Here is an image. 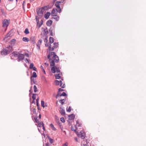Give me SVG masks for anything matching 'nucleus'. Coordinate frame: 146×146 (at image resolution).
Instances as JSON below:
<instances>
[{"label":"nucleus","instance_id":"f257e3e1","mask_svg":"<svg viewBox=\"0 0 146 146\" xmlns=\"http://www.w3.org/2000/svg\"><path fill=\"white\" fill-rule=\"evenodd\" d=\"M48 58L51 61L50 65L51 66H54L55 65V62H58L59 61V59L58 56L56 55L55 53L52 52H50L48 56Z\"/></svg>","mask_w":146,"mask_h":146},{"label":"nucleus","instance_id":"f03ea898","mask_svg":"<svg viewBox=\"0 0 146 146\" xmlns=\"http://www.w3.org/2000/svg\"><path fill=\"white\" fill-rule=\"evenodd\" d=\"M62 1H56L55 3V6L56 8V11L60 13L61 12V10L60 8V5H61V4L62 3Z\"/></svg>","mask_w":146,"mask_h":146},{"label":"nucleus","instance_id":"7ed1b4c3","mask_svg":"<svg viewBox=\"0 0 146 146\" xmlns=\"http://www.w3.org/2000/svg\"><path fill=\"white\" fill-rule=\"evenodd\" d=\"M9 21L6 19H5L2 21V26L3 28L5 29V31L7 29V28L9 24Z\"/></svg>","mask_w":146,"mask_h":146},{"label":"nucleus","instance_id":"20e7f679","mask_svg":"<svg viewBox=\"0 0 146 146\" xmlns=\"http://www.w3.org/2000/svg\"><path fill=\"white\" fill-rule=\"evenodd\" d=\"M52 45H54L52 48H51L52 45H50V46H49L48 49L50 51H53L55 48H57L58 46V43L55 42L52 44Z\"/></svg>","mask_w":146,"mask_h":146},{"label":"nucleus","instance_id":"39448f33","mask_svg":"<svg viewBox=\"0 0 146 146\" xmlns=\"http://www.w3.org/2000/svg\"><path fill=\"white\" fill-rule=\"evenodd\" d=\"M12 50H10L9 51L8 48H4L1 52V53L2 55H6L8 54Z\"/></svg>","mask_w":146,"mask_h":146},{"label":"nucleus","instance_id":"423d86ee","mask_svg":"<svg viewBox=\"0 0 146 146\" xmlns=\"http://www.w3.org/2000/svg\"><path fill=\"white\" fill-rule=\"evenodd\" d=\"M52 72L53 73H54L56 72L57 73L60 72V70L59 68H57L56 67H53L51 68Z\"/></svg>","mask_w":146,"mask_h":146},{"label":"nucleus","instance_id":"0eeeda50","mask_svg":"<svg viewBox=\"0 0 146 146\" xmlns=\"http://www.w3.org/2000/svg\"><path fill=\"white\" fill-rule=\"evenodd\" d=\"M54 42V38L51 37H50L49 38V42L48 44H46L45 45L46 46H50V45H51V44L52 43Z\"/></svg>","mask_w":146,"mask_h":146},{"label":"nucleus","instance_id":"6e6552de","mask_svg":"<svg viewBox=\"0 0 146 146\" xmlns=\"http://www.w3.org/2000/svg\"><path fill=\"white\" fill-rule=\"evenodd\" d=\"M44 10V9L43 8L39 9L37 12V13L38 15H42L43 13Z\"/></svg>","mask_w":146,"mask_h":146},{"label":"nucleus","instance_id":"1a4fd4ad","mask_svg":"<svg viewBox=\"0 0 146 146\" xmlns=\"http://www.w3.org/2000/svg\"><path fill=\"white\" fill-rule=\"evenodd\" d=\"M12 31H11L10 32H9L5 36L4 39H5L6 38L7 39H9L12 36V35H11V33H12Z\"/></svg>","mask_w":146,"mask_h":146},{"label":"nucleus","instance_id":"9d476101","mask_svg":"<svg viewBox=\"0 0 146 146\" xmlns=\"http://www.w3.org/2000/svg\"><path fill=\"white\" fill-rule=\"evenodd\" d=\"M25 57L24 55L23 54H20L18 56L19 61L23 60Z\"/></svg>","mask_w":146,"mask_h":146},{"label":"nucleus","instance_id":"9b49d317","mask_svg":"<svg viewBox=\"0 0 146 146\" xmlns=\"http://www.w3.org/2000/svg\"><path fill=\"white\" fill-rule=\"evenodd\" d=\"M51 14L53 16H57V13L56 12V10L54 9H53L52 10Z\"/></svg>","mask_w":146,"mask_h":146},{"label":"nucleus","instance_id":"f8f14e48","mask_svg":"<svg viewBox=\"0 0 146 146\" xmlns=\"http://www.w3.org/2000/svg\"><path fill=\"white\" fill-rule=\"evenodd\" d=\"M60 112L62 115H65V110L62 108L61 106H60Z\"/></svg>","mask_w":146,"mask_h":146},{"label":"nucleus","instance_id":"ddd939ff","mask_svg":"<svg viewBox=\"0 0 146 146\" xmlns=\"http://www.w3.org/2000/svg\"><path fill=\"white\" fill-rule=\"evenodd\" d=\"M55 83L57 85H60V86L62 85V81H59L58 80H56L55 81Z\"/></svg>","mask_w":146,"mask_h":146},{"label":"nucleus","instance_id":"4468645a","mask_svg":"<svg viewBox=\"0 0 146 146\" xmlns=\"http://www.w3.org/2000/svg\"><path fill=\"white\" fill-rule=\"evenodd\" d=\"M66 95V94L64 92H63L60 95L59 94V92H58L57 96H56V98H58V97L59 96H65Z\"/></svg>","mask_w":146,"mask_h":146},{"label":"nucleus","instance_id":"2eb2a0df","mask_svg":"<svg viewBox=\"0 0 146 146\" xmlns=\"http://www.w3.org/2000/svg\"><path fill=\"white\" fill-rule=\"evenodd\" d=\"M42 41V40L41 39H40V40H39L38 41V42L37 46L38 47V49H39L40 48V45H41V44Z\"/></svg>","mask_w":146,"mask_h":146},{"label":"nucleus","instance_id":"dca6fc26","mask_svg":"<svg viewBox=\"0 0 146 146\" xmlns=\"http://www.w3.org/2000/svg\"><path fill=\"white\" fill-rule=\"evenodd\" d=\"M52 21L51 20H49L46 22V24L47 26H50L52 23Z\"/></svg>","mask_w":146,"mask_h":146},{"label":"nucleus","instance_id":"f3484780","mask_svg":"<svg viewBox=\"0 0 146 146\" xmlns=\"http://www.w3.org/2000/svg\"><path fill=\"white\" fill-rule=\"evenodd\" d=\"M80 137L82 138V139H84L85 138V134L83 132H80Z\"/></svg>","mask_w":146,"mask_h":146},{"label":"nucleus","instance_id":"a211bd4d","mask_svg":"<svg viewBox=\"0 0 146 146\" xmlns=\"http://www.w3.org/2000/svg\"><path fill=\"white\" fill-rule=\"evenodd\" d=\"M50 15V13L49 12H48L44 16V18L46 19H48Z\"/></svg>","mask_w":146,"mask_h":146},{"label":"nucleus","instance_id":"6ab92c4d","mask_svg":"<svg viewBox=\"0 0 146 146\" xmlns=\"http://www.w3.org/2000/svg\"><path fill=\"white\" fill-rule=\"evenodd\" d=\"M23 40L25 42H28L29 41V39L26 37H23Z\"/></svg>","mask_w":146,"mask_h":146},{"label":"nucleus","instance_id":"aec40b11","mask_svg":"<svg viewBox=\"0 0 146 146\" xmlns=\"http://www.w3.org/2000/svg\"><path fill=\"white\" fill-rule=\"evenodd\" d=\"M12 54L15 57H18V56L19 54V53H17V52H13L12 53Z\"/></svg>","mask_w":146,"mask_h":146},{"label":"nucleus","instance_id":"412c9836","mask_svg":"<svg viewBox=\"0 0 146 146\" xmlns=\"http://www.w3.org/2000/svg\"><path fill=\"white\" fill-rule=\"evenodd\" d=\"M81 145L82 146H88V143L87 142H86V143L84 142V143L82 142Z\"/></svg>","mask_w":146,"mask_h":146},{"label":"nucleus","instance_id":"4be33fe9","mask_svg":"<svg viewBox=\"0 0 146 146\" xmlns=\"http://www.w3.org/2000/svg\"><path fill=\"white\" fill-rule=\"evenodd\" d=\"M50 126L51 127V128H52V130L54 131L56 130V128H55L54 127V125H53L52 124H50Z\"/></svg>","mask_w":146,"mask_h":146},{"label":"nucleus","instance_id":"5701e85b","mask_svg":"<svg viewBox=\"0 0 146 146\" xmlns=\"http://www.w3.org/2000/svg\"><path fill=\"white\" fill-rule=\"evenodd\" d=\"M75 117V115L74 114H72L69 116V117L71 119H73Z\"/></svg>","mask_w":146,"mask_h":146},{"label":"nucleus","instance_id":"b1692460","mask_svg":"<svg viewBox=\"0 0 146 146\" xmlns=\"http://www.w3.org/2000/svg\"><path fill=\"white\" fill-rule=\"evenodd\" d=\"M36 94H33L32 98L34 100L36 98Z\"/></svg>","mask_w":146,"mask_h":146},{"label":"nucleus","instance_id":"393cba45","mask_svg":"<svg viewBox=\"0 0 146 146\" xmlns=\"http://www.w3.org/2000/svg\"><path fill=\"white\" fill-rule=\"evenodd\" d=\"M44 35H46L48 34V31L47 29L46 28V29H45L44 30Z\"/></svg>","mask_w":146,"mask_h":146},{"label":"nucleus","instance_id":"a878e982","mask_svg":"<svg viewBox=\"0 0 146 146\" xmlns=\"http://www.w3.org/2000/svg\"><path fill=\"white\" fill-rule=\"evenodd\" d=\"M60 74H56L55 75L56 78V79H59L60 78V76H59Z\"/></svg>","mask_w":146,"mask_h":146},{"label":"nucleus","instance_id":"bb28decb","mask_svg":"<svg viewBox=\"0 0 146 146\" xmlns=\"http://www.w3.org/2000/svg\"><path fill=\"white\" fill-rule=\"evenodd\" d=\"M24 33H25L26 34H28L29 33V31L28 29L27 28H26L25 29V30L24 31Z\"/></svg>","mask_w":146,"mask_h":146},{"label":"nucleus","instance_id":"cd10ccee","mask_svg":"<svg viewBox=\"0 0 146 146\" xmlns=\"http://www.w3.org/2000/svg\"><path fill=\"white\" fill-rule=\"evenodd\" d=\"M82 124L80 123L78 121H76V125L78 127H80L81 126Z\"/></svg>","mask_w":146,"mask_h":146},{"label":"nucleus","instance_id":"c85d7f7f","mask_svg":"<svg viewBox=\"0 0 146 146\" xmlns=\"http://www.w3.org/2000/svg\"><path fill=\"white\" fill-rule=\"evenodd\" d=\"M34 92H36L37 91V89L36 86L35 85L34 86Z\"/></svg>","mask_w":146,"mask_h":146},{"label":"nucleus","instance_id":"c756f323","mask_svg":"<svg viewBox=\"0 0 146 146\" xmlns=\"http://www.w3.org/2000/svg\"><path fill=\"white\" fill-rule=\"evenodd\" d=\"M38 117H37L34 118V119H35L36 122L37 123H39V121L38 119Z\"/></svg>","mask_w":146,"mask_h":146},{"label":"nucleus","instance_id":"7c9ffc66","mask_svg":"<svg viewBox=\"0 0 146 146\" xmlns=\"http://www.w3.org/2000/svg\"><path fill=\"white\" fill-rule=\"evenodd\" d=\"M41 105L42 107L44 108L45 107L44 106V102L43 101H41Z\"/></svg>","mask_w":146,"mask_h":146},{"label":"nucleus","instance_id":"2f4dec72","mask_svg":"<svg viewBox=\"0 0 146 146\" xmlns=\"http://www.w3.org/2000/svg\"><path fill=\"white\" fill-rule=\"evenodd\" d=\"M64 99H62L59 101V102L62 105L64 103V102L63 101H64Z\"/></svg>","mask_w":146,"mask_h":146},{"label":"nucleus","instance_id":"473e14b6","mask_svg":"<svg viewBox=\"0 0 146 146\" xmlns=\"http://www.w3.org/2000/svg\"><path fill=\"white\" fill-rule=\"evenodd\" d=\"M71 107L69 106L68 109L67 108L66 111L68 112H70L71 111Z\"/></svg>","mask_w":146,"mask_h":146},{"label":"nucleus","instance_id":"72a5a7b5","mask_svg":"<svg viewBox=\"0 0 146 146\" xmlns=\"http://www.w3.org/2000/svg\"><path fill=\"white\" fill-rule=\"evenodd\" d=\"M48 139L49 141V142L51 143H52L53 142V140L52 139H51L50 138H48Z\"/></svg>","mask_w":146,"mask_h":146},{"label":"nucleus","instance_id":"f704fd0d","mask_svg":"<svg viewBox=\"0 0 146 146\" xmlns=\"http://www.w3.org/2000/svg\"><path fill=\"white\" fill-rule=\"evenodd\" d=\"M33 77L36 78L37 77V75L36 72H33Z\"/></svg>","mask_w":146,"mask_h":146},{"label":"nucleus","instance_id":"c9c22d12","mask_svg":"<svg viewBox=\"0 0 146 146\" xmlns=\"http://www.w3.org/2000/svg\"><path fill=\"white\" fill-rule=\"evenodd\" d=\"M49 31L50 32L51 31V32L50 33V35L52 36H53L54 35V33H53V32H52V30H51V29L49 30Z\"/></svg>","mask_w":146,"mask_h":146},{"label":"nucleus","instance_id":"e433bc0d","mask_svg":"<svg viewBox=\"0 0 146 146\" xmlns=\"http://www.w3.org/2000/svg\"><path fill=\"white\" fill-rule=\"evenodd\" d=\"M34 65L33 64L31 63L30 64V68L31 69L33 68L34 67Z\"/></svg>","mask_w":146,"mask_h":146},{"label":"nucleus","instance_id":"4c0bfd02","mask_svg":"<svg viewBox=\"0 0 146 146\" xmlns=\"http://www.w3.org/2000/svg\"><path fill=\"white\" fill-rule=\"evenodd\" d=\"M60 121L62 122H65V120L64 117H62L60 118Z\"/></svg>","mask_w":146,"mask_h":146},{"label":"nucleus","instance_id":"58836bf2","mask_svg":"<svg viewBox=\"0 0 146 146\" xmlns=\"http://www.w3.org/2000/svg\"><path fill=\"white\" fill-rule=\"evenodd\" d=\"M59 17L58 16H57L56 17L54 18V19H55L57 21H58L59 19Z\"/></svg>","mask_w":146,"mask_h":146},{"label":"nucleus","instance_id":"ea45409f","mask_svg":"<svg viewBox=\"0 0 146 146\" xmlns=\"http://www.w3.org/2000/svg\"><path fill=\"white\" fill-rule=\"evenodd\" d=\"M42 127L43 130H45L44 125L42 122Z\"/></svg>","mask_w":146,"mask_h":146},{"label":"nucleus","instance_id":"a19ab883","mask_svg":"<svg viewBox=\"0 0 146 146\" xmlns=\"http://www.w3.org/2000/svg\"><path fill=\"white\" fill-rule=\"evenodd\" d=\"M42 126V123H41L40 122L38 124V126L39 127H41Z\"/></svg>","mask_w":146,"mask_h":146},{"label":"nucleus","instance_id":"79ce46f5","mask_svg":"<svg viewBox=\"0 0 146 146\" xmlns=\"http://www.w3.org/2000/svg\"><path fill=\"white\" fill-rule=\"evenodd\" d=\"M68 143L66 142L64 144H63L62 146H68Z\"/></svg>","mask_w":146,"mask_h":146},{"label":"nucleus","instance_id":"37998d69","mask_svg":"<svg viewBox=\"0 0 146 146\" xmlns=\"http://www.w3.org/2000/svg\"><path fill=\"white\" fill-rule=\"evenodd\" d=\"M44 41L45 42H48V39H47V38L46 37L44 40Z\"/></svg>","mask_w":146,"mask_h":146},{"label":"nucleus","instance_id":"c03bdc74","mask_svg":"<svg viewBox=\"0 0 146 146\" xmlns=\"http://www.w3.org/2000/svg\"><path fill=\"white\" fill-rule=\"evenodd\" d=\"M64 90L61 88H59L58 89V92H61L63 91Z\"/></svg>","mask_w":146,"mask_h":146},{"label":"nucleus","instance_id":"a18cd8bd","mask_svg":"<svg viewBox=\"0 0 146 146\" xmlns=\"http://www.w3.org/2000/svg\"><path fill=\"white\" fill-rule=\"evenodd\" d=\"M49 143H47L45 145H44L43 146H49Z\"/></svg>","mask_w":146,"mask_h":146},{"label":"nucleus","instance_id":"49530a36","mask_svg":"<svg viewBox=\"0 0 146 146\" xmlns=\"http://www.w3.org/2000/svg\"><path fill=\"white\" fill-rule=\"evenodd\" d=\"M25 1H23V4H22L23 8H24V5L25 4Z\"/></svg>","mask_w":146,"mask_h":146},{"label":"nucleus","instance_id":"de8ad7c7","mask_svg":"<svg viewBox=\"0 0 146 146\" xmlns=\"http://www.w3.org/2000/svg\"><path fill=\"white\" fill-rule=\"evenodd\" d=\"M41 24L40 25H39V27H41V25H42V22H43V21L42 20H41Z\"/></svg>","mask_w":146,"mask_h":146},{"label":"nucleus","instance_id":"09e8293b","mask_svg":"<svg viewBox=\"0 0 146 146\" xmlns=\"http://www.w3.org/2000/svg\"><path fill=\"white\" fill-rule=\"evenodd\" d=\"M62 88H64L65 87V84H64L62 86H61Z\"/></svg>","mask_w":146,"mask_h":146},{"label":"nucleus","instance_id":"8fccbe9b","mask_svg":"<svg viewBox=\"0 0 146 146\" xmlns=\"http://www.w3.org/2000/svg\"><path fill=\"white\" fill-rule=\"evenodd\" d=\"M33 69L34 70L36 71V68L35 67H34L33 68Z\"/></svg>","mask_w":146,"mask_h":146},{"label":"nucleus","instance_id":"3c124183","mask_svg":"<svg viewBox=\"0 0 146 146\" xmlns=\"http://www.w3.org/2000/svg\"><path fill=\"white\" fill-rule=\"evenodd\" d=\"M25 54L26 56L27 57H29V54H28L26 53Z\"/></svg>","mask_w":146,"mask_h":146},{"label":"nucleus","instance_id":"603ef678","mask_svg":"<svg viewBox=\"0 0 146 146\" xmlns=\"http://www.w3.org/2000/svg\"><path fill=\"white\" fill-rule=\"evenodd\" d=\"M41 117V114H40L39 116V117L38 118L39 119H40Z\"/></svg>","mask_w":146,"mask_h":146},{"label":"nucleus","instance_id":"864d4df0","mask_svg":"<svg viewBox=\"0 0 146 146\" xmlns=\"http://www.w3.org/2000/svg\"><path fill=\"white\" fill-rule=\"evenodd\" d=\"M36 105L38 107L39 106V104H38V102H36Z\"/></svg>","mask_w":146,"mask_h":146},{"label":"nucleus","instance_id":"5fc2aeb1","mask_svg":"<svg viewBox=\"0 0 146 146\" xmlns=\"http://www.w3.org/2000/svg\"><path fill=\"white\" fill-rule=\"evenodd\" d=\"M44 64L46 65V66H47L48 65V64L47 63H45Z\"/></svg>","mask_w":146,"mask_h":146},{"label":"nucleus","instance_id":"6e6d98bb","mask_svg":"<svg viewBox=\"0 0 146 146\" xmlns=\"http://www.w3.org/2000/svg\"><path fill=\"white\" fill-rule=\"evenodd\" d=\"M15 41H16V40H15V39H13V40H12L11 41H12V42H15Z\"/></svg>","mask_w":146,"mask_h":146},{"label":"nucleus","instance_id":"4d7b16f0","mask_svg":"<svg viewBox=\"0 0 146 146\" xmlns=\"http://www.w3.org/2000/svg\"><path fill=\"white\" fill-rule=\"evenodd\" d=\"M40 68L42 69V70H43V69H44V68H43V66H40Z\"/></svg>","mask_w":146,"mask_h":146},{"label":"nucleus","instance_id":"13d9d810","mask_svg":"<svg viewBox=\"0 0 146 146\" xmlns=\"http://www.w3.org/2000/svg\"><path fill=\"white\" fill-rule=\"evenodd\" d=\"M74 139H75V141H78V139H77L76 137H75L74 138Z\"/></svg>","mask_w":146,"mask_h":146},{"label":"nucleus","instance_id":"bf43d9fd","mask_svg":"<svg viewBox=\"0 0 146 146\" xmlns=\"http://www.w3.org/2000/svg\"><path fill=\"white\" fill-rule=\"evenodd\" d=\"M60 1H62V3H63L64 1V0H60Z\"/></svg>","mask_w":146,"mask_h":146},{"label":"nucleus","instance_id":"052dcab7","mask_svg":"<svg viewBox=\"0 0 146 146\" xmlns=\"http://www.w3.org/2000/svg\"><path fill=\"white\" fill-rule=\"evenodd\" d=\"M44 74L46 73L44 69L42 70Z\"/></svg>","mask_w":146,"mask_h":146},{"label":"nucleus","instance_id":"680f3d73","mask_svg":"<svg viewBox=\"0 0 146 146\" xmlns=\"http://www.w3.org/2000/svg\"><path fill=\"white\" fill-rule=\"evenodd\" d=\"M36 20L37 22V23H38L39 21H37V19L36 18Z\"/></svg>","mask_w":146,"mask_h":146},{"label":"nucleus","instance_id":"e2e57ef3","mask_svg":"<svg viewBox=\"0 0 146 146\" xmlns=\"http://www.w3.org/2000/svg\"><path fill=\"white\" fill-rule=\"evenodd\" d=\"M38 99H36V102H38Z\"/></svg>","mask_w":146,"mask_h":146},{"label":"nucleus","instance_id":"0e129e2a","mask_svg":"<svg viewBox=\"0 0 146 146\" xmlns=\"http://www.w3.org/2000/svg\"><path fill=\"white\" fill-rule=\"evenodd\" d=\"M29 92H31V93L32 92H31V90L30 89L29 90Z\"/></svg>","mask_w":146,"mask_h":146},{"label":"nucleus","instance_id":"69168bd1","mask_svg":"<svg viewBox=\"0 0 146 146\" xmlns=\"http://www.w3.org/2000/svg\"><path fill=\"white\" fill-rule=\"evenodd\" d=\"M34 0H30V1L31 2H32V1H34Z\"/></svg>","mask_w":146,"mask_h":146},{"label":"nucleus","instance_id":"338daca9","mask_svg":"<svg viewBox=\"0 0 146 146\" xmlns=\"http://www.w3.org/2000/svg\"><path fill=\"white\" fill-rule=\"evenodd\" d=\"M8 0L10 1H12L13 0Z\"/></svg>","mask_w":146,"mask_h":146},{"label":"nucleus","instance_id":"774afa93","mask_svg":"<svg viewBox=\"0 0 146 146\" xmlns=\"http://www.w3.org/2000/svg\"><path fill=\"white\" fill-rule=\"evenodd\" d=\"M26 60L28 61V62H29L28 60V59H26Z\"/></svg>","mask_w":146,"mask_h":146}]
</instances>
